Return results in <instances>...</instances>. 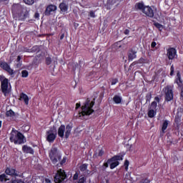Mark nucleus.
Segmentation results:
<instances>
[{
  "mask_svg": "<svg viewBox=\"0 0 183 183\" xmlns=\"http://www.w3.org/2000/svg\"><path fill=\"white\" fill-rule=\"evenodd\" d=\"M13 18L16 21H24L29 16V9L23 7L19 4H14L11 8Z\"/></svg>",
  "mask_w": 183,
  "mask_h": 183,
  "instance_id": "1",
  "label": "nucleus"
},
{
  "mask_svg": "<svg viewBox=\"0 0 183 183\" xmlns=\"http://www.w3.org/2000/svg\"><path fill=\"white\" fill-rule=\"evenodd\" d=\"M9 139L11 142H14V144L19 145L26 142V139H25V137H24V134L14 129L11 130Z\"/></svg>",
  "mask_w": 183,
  "mask_h": 183,
  "instance_id": "2",
  "label": "nucleus"
},
{
  "mask_svg": "<svg viewBox=\"0 0 183 183\" xmlns=\"http://www.w3.org/2000/svg\"><path fill=\"white\" fill-rule=\"evenodd\" d=\"M95 105V102H89L87 100L84 106L81 107V112H79V117H85V115H91L94 112L92 107Z\"/></svg>",
  "mask_w": 183,
  "mask_h": 183,
  "instance_id": "3",
  "label": "nucleus"
},
{
  "mask_svg": "<svg viewBox=\"0 0 183 183\" xmlns=\"http://www.w3.org/2000/svg\"><path fill=\"white\" fill-rule=\"evenodd\" d=\"M71 131H72V127L71 125L68 124L66 127L65 125H61L58 129V135L60 138H64V135L66 138H69Z\"/></svg>",
  "mask_w": 183,
  "mask_h": 183,
  "instance_id": "4",
  "label": "nucleus"
},
{
  "mask_svg": "<svg viewBox=\"0 0 183 183\" xmlns=\"http://www.w3.org/2000/svg\"><path fill=\"white\" fill-rule=\"evenodd\" d=\"M174 86H166L163 89V92L164 93L165 101L169 102L174 99Z\"/></svg>",
  "mask_w": 183,
  "mask_h": 183,
  "instance_id": "5",
  "label": "nucleus"
},
{
  "mask_svg": "<svg viewBox=\"0 0 183 183\" xmlns=\"http://www.w3.org/2000/svg\"><path fill=\"white\" fill-rule=\"evenodd\" d=\"M1 89L5 97L11 92V84H9V80H8V79L3 78L1 79Z\"/></svg>",
  "mask_w": 183,
  "mask_h": 183,
  "instance_id": "6",
  "label": "nucleus"
},
{
  "mask_svg": "<svg viewBox=\"0 0 183 183\" xmlns=\"http://www.w3.org/2000/svg\"><path fill=\"white\" fill-rule=\"evenodd\" d=\"M61 154L58 152V149L52 147L49 152V158L53 164H56L61 160Z\"/></svg>",
  "mask_w": 183,
  "mask_h": 183,
  "instance_id": "7",
  "label": "nucleus"
},
{
  "mask_svg": "<svg viewBox=\"0 0 183 183\" xmlns=\"http://www.w3.org/2000/svg\"><path fill=\"white\" fill-rule=\"evenodd\" d=\"M46 141L48 142H54L56 139V129L55 128H51L46 132Z\"/></svg>",
  "mask_w": 183,
  "mask_h": 183,
  "instance_id": "8",
  "label": "nucleus"
},
{
  "mask_svg": "<svg viewBox=\"0 0 183 183\" xmlns=\"http://www.w3.org/2000/svg\"><path fill=\"white\" fill-rule=\"evenodd\" d=\"M66 178V174H65V172L62 169H59L57 171V173L56 176L54 177V182L55 183H61L64 179Z\"/></svg>",
  "mask_w": 183,
  "mask_h": 183,
  "instance_id": "9",
  "label": "nucleus"
},
{
  "mask_svg": "<svg viewBox=\"0 0 183 183\" xmlns=\"http://www.w3.org/2000/svg\"><path fill=\"white\" fill-rule=\"evenodd\" d=\"M80 171L81 172H84V175H92L96 171V168H93L92 171L88 170V164H83L80 166Z\"/></svg>",
  "mask_w": 183,
  "mask_h": 183,
  "instance_id": "10",
  "label": "nucleus"
},
{
  "mask_svg": "<svg viewBox=\"0 0 183 183\" xmlns=\"http://www.w3.org/2000/svg\"><path fill=\"white\" fill-rule=\"evenodd\" d=\"M0 66L3 69H4V71H6L7 72H9V75H11V76H14L15 72H14V69H11V66H9V64H8V63L1 62L0 64Z\"/></svg>",
  "mask_w": 183,
  "mask_h": 183,
  "instance_id": "11",
  "label": "nucleus"
},
{
  "mask_svg": "<svg viewBox=\"0 0 183 183\" xmlns=\"http://www.w3.org/2000/svg\"><path fill=\"white\" fill-rule=\"evenodd\" d=\"M143 14L149 18H154V10L149 6H145L143 9Z\"/></svg>",
  "mask_w": 183,
  "mask_h": 183,
  "instance_id": "12",
  "label": "nucleus"
},
{
  "mask_svg": "<svg viewBox=\"0 0 183 183\" xmlns=\"http://www.w3.org/2000/svg\"><path fill=\"white\" fill-rule=\"evenodd\" d=\"M176 84H177L178 86H179L181 89V97H183V84H182V79H181V74H179V71L177 73L176 76Z\"/></svg>",
  "mask_w": 183,
  "mask_h": 183,
  "instance_id": "13",
  "label": "nucleus"
},
{
  "mask_svg": "<svg viewBox=\"0 0 183 183\" xmlns=\"http://www.w3.org/2000/svg\"><path fill=\"white\" fill-rule=\"evenodd\" d=\"M5 174H6V175H9L10 177H21V175L16 173V170L15 169L11 167H7L6 169Z\"/></svg>",
  "mask_w": 183,
  "mask_h": 183,
  "instance_id": "14",
  "label": "nucleus"
},
{
  "mask_svg": "<svg viewBox=\"0 0 183 183\" xmlns=\"http://www.w3.org/2000/svg\"><path fill=\"white\" fill-rule=\"evenodd\" d=\"M167 56L169 59H174L177 56V50L174 48L168 49L167 51Z\"/></svg>",
  "mask_w": 183,
  "mask_h": 183,
  "instance_id": "15",
  "label": "nucleus"
},
{
  "mask_svg": "<svg viewBox=\"0 0 183 183\" xmlns=\"http://www.w3.org/2000/svg\"><path fill=\"white\" fill-rule=\"evenodd\" d=\"M56 9H57L56 6H55L54 4H50L46 9L45 15L49 16V15H51V12H55V11H56Z\"/></svg>",
  "mask_w": 183,
  "mask_h": 183,
  "instance_id": "16",
  "label": "nucleus"
},
{
  "mask_svg": "<svg viewBox=\"0 0 183 183\" xmlns=\"http://www.w3.org/2000/svg\"><path fill=\"white\" fill-rule=\"evenodd\" d=\"M145 8V4H144V2H138L134 5V9L136 11H142V12L144 11V9Z\"/></svg>",
  "mask_w": 183,
  "mask_h": 183,
  "instance_id": "17",
  "label": "nucleus"
},
{
  "mask_svg": "<svg viewBox=\"0 0 183 183\" xmlns=\"http://www.w3.org/2000/svg\"><path fill=\"white\" fill-rule=\"evenodd\" d=\"M20 101H24L26 105H28V104L29 103V97H28V95L21 93L20 94Z\"/></svg>",
  "mask_w": 183,
  "mask_h": 183,
  "instance_id": "18",
  "label": "nucleus"
},
{
  "mask_svg": "<svg viewBox=\"0 0 183 183\" xmlns=\"http://www.w3.org/2000/svg\"><path fill=\"white\" fill-rule=\"evenodd\" d=\"M22 151L23 152H25V154H34V149L31 147H29L26 145L23 146Z\"/></svg>",
  "mask_w": 183,
  "mask_h": 183,
  "instance_id": "19",
  "label": "nucleus"
},
{
  "mask_svg": "<svg viewBox=\"0 0 183 183\" xmlns=\"http://www.w3.org/2000/svg\"><path fill=\"white\" fill-rule=\"evenodd\" d=\"M59 9L61 12H66L68 11V4L65 1H63L59 4Z\"/></svg>",
  "mask_w": 183,
  "mask_h": 183,
  "instance_id": "20",
  "label": "nucleus"
},
{
  "mask_svg": "<svg viewBox=\"0 0 183 183\" xmlns=\"http://www.w3.org/2000/svg\"><path fill=\"white\" fill-rule=\"evenodd\" d=\"M129 61H133L137 58V51H129V55H128Z\"/></svg>",
  "mask_w": 183,
  "mask_h": 183,
  "instance_id": "21",
  "label": "nucleus"
},
{
  "mask_svg": "<svg viewBox=\"0 0 183 183\" xmlns=\"http://www.w3.org/2000/svg\"><path fill=\"white\" fill-rule=\"evenodd\" d=\"M117 2V0H107L106 5L109 9H111L112 8V5Z\"/></svg>",
  "mask_w": 183,
  "mask_h": 183,
  "instance_id": "22",
  "label": "nucleus"
},
{
  "mask_svg": "<svg viewBox=\"0 0 183 183\" xmlns=\"http://www.w3.org/2000/svg\"><path fill=\"white\" fill-rule=\"evenodd\" d=\"M11 181V183H25V182H24L23 179H18L16 176H14V177H12Z\"/></svg>",
  "mask_w": 183,
  "mask_h": 183,
  "instance_id": "23",
  "label": "nucleus"
},
{
  "mask_svg": "<svg viewBox=\"0 0 183 183\" xmlns=\"http://www.w3.org/2000/svg\"><path fill=\"white\" fill-rule=\"evenodd\" d=\"M113 101L115 102V104H121L122 97H121V96L116 95L114 97Z\"/></svg>",
  "mask_w": 183,
  "mask_h": 183,
  "instance_id": "24",
  "label": "nucleus"
},
{
  "mask_svg": "<svg viewBox=\"0 0 183 183\" xmlns=\"http://www.w3.org/2000/svg\"><path fill=\"white\" fill-rule=\"evenodd\" d=\"M156 102H153L151 104L152 108H153V109H155V108H157V107H158V104L157 102H159V97H156L154 98Z\"/></svg>",
  "mask_w": 183,
  "mask_h": 183,
  "instance_id": "25",
  "label": "nucleus"
},
{
  "mask_svg": "<svg viewBox=\"0 0 183 183\" xmlns=\"http://www.w3.org/2000/svg\"><path fill=\"white\" fill-rule=\"evenodd\" d=\"M119 165V161H112L110 163V168L111 169H114V168H116V167H118Z\"/></svg>",
  "mask_w": 183,
  "mask_h": 183,
  "instance_id": "26",
  "label": "nucleus"
},
{
  "mask_svg": "<svg viewBox=\"0 0 183 183\" xmlns=\"http://www.w3.org/2000/svg\"><path fill=\"white\" fill-rule=\"evenodd\" d=\"M157 115V112L154 109H150L148 112V116L149 118H154Z\"/></svg>",
  "mask_w": 183,
  "mask_h": 183,
  "instance_id": "27",
  "label": "nucleus"
},
{
  "mask_svg": "<svg viewBox=\"0 0 183 183\" xmlns=\"http://www.w3.org/2000/svg\"><path fill=\"white\" fill-rule=\"evenodd\" d=\"M168 124H169L168 120L164 121L163 124H162V132H165V130L167 129V128H168Z\"/></svg>",
  "mask_w": 183,
  "mask_h": 183,
  "instance_id": "28",
  "label": "nucleus"
},
{
  "mask_svg": "<svg viewBox=\"0 0 183 183\" xmlns=\"http://www.w3.org/2000/svg\"><path fill=\"white\" fill-rule=\"evenodd\" d=\"M125 181H126V183H132V180H131V173L126 174Z\"/></svg>",
  "mask_w": 183,
  "mask_h": 183,
  "instance_id": "29",
  "label": "nucleus"
},
{
  "mask_svg": "<svg viewBox=\"0 0 183 183\" xmlns=\"http://www.w3.org/2000/svg\"><path fill=\"white\" fill-rule=\"evenodd\" d=\"M112 161H122L124 159L122 157V156H114V157H112Z\"/></svg>",
  "mask_w": 183,
  "mask_h": 183,
  "instance_id": "30",
  "label": "nucleus"
},
{
  "mask_svg": "<svg viewBox=\"0 0 183 183\" xmlns=\"http://www.w3.org/2000/svg\"><path fill=\"white\" fill-rule=\"evenodd\" d=\"M154 26H156V28H157V29L159 31H162V29H164V26L159 23H154Z\"/></svg>",
  "mask_w": 183,
  "mask_h": 183,
  "instance_id": "31",
  "label": "nucleus"
},
{
  "mask_svg": "<svg viewBox=\"0 0 183 183\" xmlns=\"http://www.w3.org/2000/svg\"><path fill=\"white\" fill-rule=\"evenodd\" d=\"M28 75H29L28 71L23 70L21 71V76H22V78H27Z\"/></svg>",
  "mask_w": 183,
  "mask_h": 183,
  "instance_id": "32",
  "label": "nucleus"
},
{
  "mask_svg": "<svg viewBox=\"0 0 183 183\" xmlns=\"http://www.w3.org/2000/svg\"><path fill=\"white\" fill-rule=\"evenodd\" d=\"M26 5H34V0H23Z\"/></svg>",
  "mask_w": 183,
  "mask_h": 183,
  "instance_id": "33",
  "label": "nucleus"
},
{
  "mask_svg": "<svg viewBox=\"0 0 183 183\" xmlns=\"http://www.w3.org/2000/svg\"><path fill=\"white\" fill-rule=\"evenodd\" d=\"M6 115H7V117H14L15 115V112H14V111H12V110H9L6 112Z\"/></svg>",
  "mask_w": 183,
  "mask_h": 183,
  "instance_id": "34",
  "label": "nucleus"
},
{
  "mask_svg": "<svg viewBox=\"0 0 183 183\" xmlns=\"http://www.w3.org/2000/svg\"><path fill=\"white\" fill-rule=\"evenodd\" d=\"M112 162V159L107 160V162L104 164V167H105V168H108L109 165H111Z\"/></svg>",
  "mask_w": 183,
  "mask_h": 183,
  "instance_id": "35",
  "label": "nucleus"
},
{
  "mask_svg": "<svg viewBox=\"0 0 183 183\" xmlns=\"http://www.w3.org/2000/svg\"><path fill=\"white\" fill-rule=\"evenodd\" d=\"M0 181L1 182H4V181H6V175L5 174L0 175Z\"/></svg>",
  "mask_w": 183,
  "mask_h": 183,
  "instance_id": "36",
  "label": "nucleus"
},
{
  "mask_svg": "<svg viewBox=\"0 0 183 183\" xmlns=\"http://www.w3.org/2000/svg\"><path fill=\"white\" fill-rule=\"evenodd\" d=\"M85 181H86V178L82 177L79 179L77 183H85Z\"/></svg>",
  "mask_w": 183,
  "mask_h": 183,
  "instance_id": "37",
  "label": "nucleus"
},
{
  "mask_svg": "<svg viewBox=\"0 0 183 183\" xmlns=\"http://www.w3.org/2000/svg\"><path fill=\"white\" fill-rule=\"evenodd\" d=\"M129 166V162L128 160H126L124 162V167L126 171H128V167Z\"/></svg>",
  "mask_w": 183,
  "mask_h": 183,
  "instance_id": "38",
  "label": "nucleus"
},
{
  "mask_svg": "<svg viewBox=\"0 0 183 183\" xmlns=\"http://www.w3.org/2000/svg\"><path fill=\"white\" fill-rule=\"evenodd\" d=\"M51 62H52V59H51V57H47L46 59V63L47 64V65H50Z\"/></svg>",
  "mask_w": 183,
  "mask_h": 183,
  "instance_id": "39",
  "label": "nucleus"
},
{
  "mask_svg": "<svg viewBox=\"0 0 183 183\" xmlns=\"http://www.w3.org/2000/svg\"><path fill=\"white\" fill-rule=\"evenodd\" d=\"M174 65H172V66L170 68V75H171V76H172V75H174Z\"/></svg>",
  "mask_w": 183,
  "mask_h": 183,
  "instance_id": "40",
  "label": "nucleus"
},
{
  "mask_svg": "<svg viewBox=\"0 0 183 183\" xmlns=\"http://www.w3.org/2000/svg\"><path fill=\"white\" fill-rule=\"evenodd\" d=\"M89 16H91V18H95V12H94V11H91L89 12Z\"/></svg>",
  "mask_w": 183,
  "mask_h": 183,
  "instance_id": "41",
  "label": "nucleus"
},
{
  "mask_svg": "<svg viewBox=\"0 0 183 183\" xmlns=\"http://www.w3.org/2000/svg\"><path fill=\"white\" fill-rule=\"evenodd\" d=\"M117 83H118V79H113L112 80V85H115Z\"/></svg>",
  "mask_w": 183,
  "mask_h": 183,
  "instance_id": "42",
  "label": "nucleus"
},
{
  "mask_svg": "<svg viewBox=\"0 0 183 183\" xmlns=\"http://www.w3.org/2000/svg\"><path fill=\"white\" fill-rule=\"evenodd\" d=\"M66 162V157H64L62 160L60 162V165H64Z\"/></svg>",
  "mask_w": 183,
  "mask_h": 183,
  "instance_id": "43",
  "label": "nucleus"
},
{
  "mask_svg": "<svg viewBox=\"0 0 183 183\" xmlns=\"http://www.w3.org/2000/svg\"><path fill=\"white\" fill-rule=\"evenodd\" d=\"M39 49V48L38 47V46H34V47L32 48V51H33L34 52L38 51Z\"/></svg>",
  "mask_w": 183,
  "mask_h": 183,
  "instance_id": "44",
  "label": "nucleus"
},
{
  "mask_svg": "<svg viewBox=\"0 0 183 183\" xmlns=\"http://www.w3.org/2000/svg\"><path fill=\"white\" fill-rule=\"evenodd\" d=\"M34 18L35 19H39V13H35Z\"/></svg>",
  "mask_w": 183,
  "mask_h": 183,
  "instance_id": "45",
  "label": "nucleus"
},
{
  "mask_svg": "<svg viewBox=\"0 0 183 183\" xmlns=\"http://www.w3.org/2000/svg\"><path fill=\"white\" fill-rule=\"evenodd\" d=\"M51 180L49 179H45L43 183H51Z\"/></svg>",
  "mask_w": 183,
  "mask_h": 183,
  "instance_id": "46",
  "label": "nucleus"
},
{
  "mask_svg": "<svg viewBox=\"0 0 183 183\" xmlns=\"http://www.w3.org/2000/svg\"><path fill=\"white\" fill-rule=\"evenodd\" d=\"M73 179H74V180L78 179V173H75V174L73 177Z\"/></svg>",
  "mask_w": 183,
  "mask_h": 183,
  "instance_id": "47",
  "label": "nucleus"
},
{
  "mask_svg": "<svg viewBox=\"0 0 183 183\" xmlns=\"http://www.w3.org/2000/svg\"><path fill=\"white\" fill-rule=\"evenodd\" d=\"M155 46H157V42L155 41L152 42V48H155Z\"/></svg>",
  "mask_w": 183,
  "mask_h": 183,
  "instance_id": "48",
  "label": "nucleus"
},
{
  "mask_svg": "<svg viewBox=\"0 0 183 183\" xmlns=\"http://www.w3.org/2000/svg\"><path fill=\"white\" fill-rule=\"evenodd\" d=\"M102 155H104V151L100 150L99 153V157H102Z\"/></svg>",
  "mask_w": 183,
  "mask_h": 183,
  "instance_id": "49",
  "label": "nucleus"
},
{
  "mask_svg": "<svg viewBox=\"0 0 183 183\" xmlns=\"http://www.w3.org/2000/svg\"><path fill=\"white\" fill-rule=\"evenodd\" d=\"M124 34H125V35H129V30L126 29V30L124 31Z\"/></svg>",
  "mask_w": 183,
  "mask_h": 183,
  "instance_id": "50",
  "label": "nucleus"
},
{
  "mask_svg": "<svg viewBox=\"0 0 183 183\" xmlns=\"http://www.w3.org/2000/svg\"><path fill=\"white\" fill-rule=\"evenodd\" d=\"M79 107H81V104L76 103V109H78V108H79Z\"/></svg>",
  "mask_w": 183,
  "mask_h": 183,
  "instance_id": "51",
  "label": "nucleus"
},
{
  "mask_svg": "<svg viewBox=\"0 0 183 183\" xmlns=\"http://www.w3.org/2000/svg\"><path fill=\"white\" fill-rule=\"evenodd\" d=\"M17 61H21V56H17Z\"/></svg>",
  "mask_w": 183,
  "mask_h": 183,
  "instance_id": "52",
  "label": "nucleus"
},
{
  "mask_svg": "<svg viewBox=\"0 0 183 183\" xmlns=\"http://www.w3.org/2000/svg\"><path fill=\"white\" fill-rule=\"evenodd\" d=\"M65 36V35L64 34H61V37H60V39H64V37Z\"/></svg>",
  "mask_w": 183,
  "mask_h": 183,
  "instance_id": "53",
  "label": "nucleus"
},
{
  "mask_svg": "<svg viewBox=\"0 0 183 183\" xmlns=\"http://www.w3.org/2000/svg\"><path fill=\"white\" fill-rule=\"evenodd\" d=\"M2 127V121L0 120V128Z\"/></svg>",
  "mask_w": 183,
  "mask_h": 183,
  "instance_id": "54",
  "label": "nucleus"
},
{
  "mask_svg": "<svg viewBox=\"0 0 183 183\" xmlns=\"http://www.w3.org/2000/svg\"><path fill=\"white\" fill-rule=\"evenodd\" d=\"M6 1H9V0H1V2H6Z\"/></svg>",
  "mask_w": 183,
  "mask_h": 183,
  "instance_id": "55",
  "label": "nucleus"
},
{
  "mask_svg": "<svg viewBox=\"0 0 183 183\" xmlns=\"http://www.w3.org/2000/svg\"><path fill=\"white\" fill-rule=\"evenodd\" d=\"M55 62H56V61H54V64H55Z\"/></svg>",
  "mask_w": 183,
  "mask_h": 183,
  "instance_id": "56",
  "label": "nucleus"
}]
</instances>
